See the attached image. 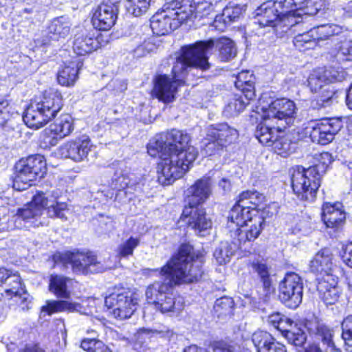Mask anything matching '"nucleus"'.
<instances>
[{
    "label": "nucleus",
    "mask_w": 352,
    "mask_h": 352,
    "mask_svg": "<svg viewBox=\"0 0 352 352\" xmlns=\"http://www.w3.org/2000/svg\"><path fill=\"white\" fill-rule=\"evenodd\" d=\"M238 131L226 123L211 125L207 129L206 136L203 142L208 155L222 149L238 138Z\"/></svg>",
    "instance_id": "nucleus-12"
},
{
    "label": "nucleus",
    "mask_w": 352,
    "mask_h": 352,
    "mask_svg": "<svg viewBox=\"0 0 352 352\" xmlns=\"http://www.w3.org/2000/svg\"><path fill=\"white\" fill-rule=\"evenodd\" d=\"M139 300V294L124 289L109 294L105 298L104 304L115 318L125 320L131 318L134 314Z\"/></svg>",
    "instance_id": "nucleus-9"
},
{
    "label": "nucleus",
    "mask_w": 352,
    "mask_h": 352,
    "mask_svg": "<svg viewBox=\"0 0 352 352\" xmlns=\"http://www.w3.org/2000/svg\"><path fill=\"white\" fill-rule=\"evenodd\" d=\"M324 91L327 92V95H323L322 96V100L325 102H328L330 100L333 99V97L336 95V93L333 90H329V89H324Z\"/></svg>",
    "instance_id": "nucleus-60"
},
{
    "label": "nucleus",
    "mask_w": 352,
    "mask_h": 352,
    "mask_svg": "<svg viewBox=\"0 0 352 352\" xmlns=\"http://www.w3.org/2000/svg\"><path fill=\"white\" fill-rule=\"evenodd\" d=\"M164 7L170 11L180 24L190 19L195 12L193 0H172Z\"/></svg>",
    "instance_id": "nucleus-31"
},
{
    "label": "nucleus",
    "mask_w": 352,
    "mask_h": 352,
    "mask_svg": "<svg viewBox=\"0 0 352 352\" xmlns=\"http://www.w3.org/2000/svg\"><path fill=\"white\" fill-rule=\"evenodd\" d=\"M252 99L247 98L245 94H243V96H236L226 106L225 111L230 116L237 115L245 109L249 101Z\"/></svg>",
    "instance_id": "nucleus-44"
},
{
    "label": "nucleus",
    "mask_w": 352,
    "mask_h": 352,
    "mask_svg": "<svg viewBox=\"0 0 352 352\" xmlns=\"http://www.w3.org/2000/svg\"><path fill=\"white\" fill-rule=\"evenodd\" d=\"M311 129L309 135L314 142L320 144H327L331 142L334 135L340 130V121L335 119H324L311 122L309 124Z\"/></svg>",
    "instance_id": "nucleus-16"
},
{
    "label": "nucleus",
    "mask_w": 352,
    "mask_h": 352,
    "mask_svg": "<svg viewBox=\"0 0 352 352\" xmlns=\"http://www.w3.org/2000/svg\"><path fill=\"white\" fill-rule=\"evenodd\" d=\"M69 22L63 16L54 19L49 26V32L52 34L54 40L65 38L69 35Z\"/></svg>",
    "instance_id": "nucleus-39"
},
{
    "label": "nucleus",
    "mask_w": 352,
    "mask_h": 352,
    "mask_svg": "<svg viewBox=\"0 0 352 352\" xmlns=\"http://www.w3.org/2000/svg\"><path fill=\"white\" fill-rule=\"evenodd\" d=\"M152 0H126V8L135 16L145 14L151 6Z\"/></svg>",
    "instance_id": "nucleus-43"
},
{
    "label": "nucleus",
    "mask_w": 352,
    "mask_h": 352,
    "mask_svg": "<svg viewBox=\"0 0 352 352\" xmlns=\"http://www.w3.org/2000/svg\"><path fill=\"white\" fill-rule=\"evenodd\" d=\"M234 250L228 242H221L216 248L213 256L219 265H224L230 261Z\"/></svg>",
    "instance_id": "nucleus-42"
},
{
    "label": "nucleus",
    "mask_w": 352,
    "mask_h": 352,
    "mask_svg": "<svg viewBox=\"0 0 352 352\" xmlns=\"http://www.w3.org/2000/svg\"><path fill=\"white\" fill-rule=\"evenodd\" d=\"M140 244V239L137 237H130L126 241H123L118 247L117 252L122 257L131 256L133 250Z\"/></svg>",
    "instance_id": "nucleus-48"
},
{
    "label": "nucleus",
    "mask_w": 352,
    "mask_h": 352,
    "mask_svg": "<svg viewBox=\"0 0 352 352\" xmlns=\"http://www.w3.org/2000/svg\"><path fill=\"white\" fill-rule=\"evenodd\" d=\"M285 1H267L255 10V23L261 27L273 26L277 18L287 12Z\"/></svg>",
    "instance_id": "nucleus-17"
},
{
    "label": "nucleus",
    "mask_w": 352,
    "mask_h": 352,
    "mask_svg": "<svg viewBox=\"0 0 352 352\" xmlns=\"http://www.w3.org/2000/svg\"><path fill=\"white\" fill-rule=\"evenodd\" d=\"M144 335H156L160 338L170 340L174 336V332L168 327L160 325L154 329L142 328L138 331V337Z\"/></svg>",
    "instance_id": "nucleus-45"
},
{
    "label": "nucleus",
    "mask_w": 352,
    "mask_h": 352,
    "mask_svg": "<svg viewBox=\"0 0 352 352\" xmlns=\"http://www.w3.org/2000/svg\"><path fill=\"white\" fill-rule=\"evenodd\" d=\"M346 102L347 107L350 109H352V83L348 90L346 97Z\"/></svg>",
    "instance_id": "nucleus-62"
},
{
    "label": "nucleus",
    "mask_w": 352,
    "mask_h": 352,
    "mask_svg": "<svg viewBox=\"0 0 352 352\" xmlns=\"http://www.w3.org/2000/svg\"><path fill=\"white\" fill-rule=\"evenodd\" d=\"M82 66V62L79 58H74L72 60L65 63L64 67L58 72L57 77L58 82L64 86L73 85Z\"/></svg>",
    "instance_id": "nucleus-32"
},
{
    "label": "nucleus",
    "mask_w": 352,
    "mask_h": 352,
    "mask_svg": "<svg viewBox=\"0 0 352 352\" xmlns=\"http://www.w3.org/2000/svg\"><path fill=\"white\" fill-rule=\"evenodd\" d=\"M256 352H287L285 346L266 331H258L252 336Z\"/></svg>",
    "instance_id": "nucleus-27"
},
{
    "label": "nucleus",
    "mask_w": 352,
    "mask_h": 352,
    "mask_svg": "<svg viewBox=\"0 0 352 352\" xmlns=\"http://www.w3.org/2000/svg\"><path fill=\"white\" fill-rule=\"evenodd\" d=\"M303 283L301 277L295 272L285 275L279 285V298L288 307L296 309L302 300Z\"/></svg>",
    "instance_id": "nucleus-13"
},
{
    "label": "nucleus",
    "mask_w": 352,
    "mask_h": 352,
    "mask_svg": "<svg viewBox=\"0 0 352 352\" xmlns=\"http://www.w3.org/2000/svg\"><path fill=\"white\" fill-rule=\"evenodd\" d=\"M305 25L302 21H295L292 30L296 35L294 38V44L300 51L313 48L316 41L325 40L334 34L331 25H324L311 28L310 25Z\"/></svg>",
    "instance_id": "nucleus-10"
},
{
    "label": "nucleus",
    "mask_w": 352,
    "mask_h": 352,
    "mask_svg": "<svg viewBox=\"0 0 352 352\" xmlns=\"http://www.w3.org/2000/svg\"><path fill=\"white\" fill-rule=\"evenodd\" d=\"M63 259L71 263L76 273H99L106 269L92 252H67L63 255Z\"/></svg>",
    "instance_id": "nucleus-15"
},
{
    "label": "nucleus",
    "mask_w": 352,
    "mask_h": 352,
    "mask_svg": "<svg viewBox=\"0 0 352 352\" xmlns=\"http://www.w3.org/2000/svg\"><path fill=\"white\" fill-rule=\"evenodd\" d=\"M344 78V72L335 67L319 68L314 70L309 76L308 86L312 92L317 93L329 83L341 81Z\"/></svg>",
    "instance_id": "nucleus-18"
},
{
    "label": "nucleus",
    "mask_w": 352,
    "mask_h": 352,
    "mask_svg": "<svg viewBox=\"0 0 352 352\" xmlns=\"http://www.w3.org/2000/svg\"><path fill=\"white\" fill-rule=\"evenodd\" d=\"M342 338L346 344L352 346V315L347 316L342 322Z\"/></svg>",
    "instance_id": "nucleus-51"
},
{
    "label": "nucleus",
    "mask_w": 352,
    "mask_h": 352,
    "mask_svg": "<svg viewBox=\"0 0 352 352\" xmlns=\"http://www.w3.org/2000/svg\"><path fill=\"white\" fill-rule=\"evenodd\" d=\"M99 47L94 30H80L74 36L73 49L78 56H85Z\"/></svg>",
    "instance_id": "nucleus-24"
},
{
    "label": "nucleus",
    "mask_w": 352,
    "mask_h": 352,
    "mask_svg": "<svg viewBox=\"0 0 352 352\" xmlns=\"http://www.w3.org/2000/svg\"><path fill=\"white\" fill-rule=\"evenodd\" d=\"M98 340L95 339H85L82 341L80 346L86 351L93 352Z\"/></svg>",
    "instance_id": "nucleus-57"
},
{
    "label": "nucleus",
    "mask_w": 352,
    "mask_h": 352,
    "mask_svg": "<svg viewBox=\"0 0 352 352\" xmlns=\"http://www.w3.org/2000/svg\"><path fill=\"white\" fill-rule=\"evenodd\" d=\"M73 119L69 114L62 115L52 123L47 129L52 135L63 138L73 131Z\"/></svg>",
    "instance_id": "nucleus-33"
},
{
    "label": "nucleus",
    "mask_w": 352,
    "mask_h": 352,
    "mask_svg": "<svg viewBox=\"0 0 352 352\" xmlns=\"http://www.w3.org/2000/svg\"><path fill=\"white\" fill-rule=\"evenodd\" d=\"M253 269L258 274L263 283L265 289H270L271 281L269 276L268 267L264 263H256L252 265Z\"/></svg>",
    "instance_id": "nucleus-52"
},
{
    "label": "nucleus",
    "mask_w": 352,
    "mask_h": 352,
    "mask_svg": "<svg viewBox=\"0 0 352 352\" xmlns=\"http://www.w3.org/2000/svg\"><path fill=\"white\" fill-rule=\"evenodd\" d=\"M212 192V182L209 177L198 179L186 190L188 207H196L206 201Z\"/></svg>",
    "instance_id": "nucleus-21"
},
{
    "label": "nucleus",
    "mask_w": 352,
    "mask_h": 352,
    "mask_svg": "<svg viewBox=\"0 0 352 352\" xmlns=\"http://www.w3.org/2000/svg\"><path fill=\"white\" fill-rule=\"evenodd\" d=\"M182 216L188 217V223L190 227L201 234L203 231L212 227V221L206 217L204 209L195 207H185Z\"/></svg>",
    "instance_id": "nucleus-28"
},
{
    "label": "nucleus",
    "mask_w": 352,
    "mask_h": 352,
    "mask_svg": "<svg viewBox=\"0 0 352 352\" xmlns=\"http://www.w3.org/2000/svg\"><path fill=\"white\" fill-rule=\"evenodd\" d=\"M216 47L219 52V57L223 61H228L236 56V48L234 41L228 38L222 37L216 42Z\"/></svg>",
    "instance_id": "nucleus-38"
},
{
    "label": "nucleus",
    "mask_w": 352,
    "mask_h": 352,
    "mask_svg": "<svg viewBox=\"0 0 352 352\" xmlns=\"http://www.w3.org/2000/svg\"><path fill=\"white\" fill-rule=\"evenodd\" d=\"M192 250L189 245H182L177 254L161 270L164 281L155 282L146 290L148 302L162 314H179L184 308L182 297L170 292L173 285L192 283L202 276L200 262L190 255Z\"/></svg>",
    "instance_id": "nucleus-1"
},
{
    "label": "nucleus",
    "mask_w": 352,
    "mask_h": 352,
    "mask_svg": "<svg viewBox=\"0 0 352 352\" xmlns=\"http://www.w3.org/2000/svg\"><path fill=\"white\" fill-rule=\"evenodd\" d=\"M23 119L28 126L36 129L42 127L51 120L43 111L38 109L36 104L26 110Z\"/></svg>",
    "instance_id": "nucleus-34"
},
{
    "label": "nucleus",
    "mask_w": 352,
    "mask_h": 352,
    "mask_svg": "<svg viewBox=\"0 0 352 352\" xmlns=\"http://www.w3.org/2000/svg\"><path fill=\"white\" fill-rule=\"evenodd\" d=\"M324 0H305L299 3V7L294 12V17L302 18L303 16L316 15L324 8Z\"/></svg>",
    "instance_id": "nucleus-37"
},
{
    "label": "nucleus",
    "mask_w": 352,
    "mask_h": 352,
    "mask_svg": "<svg viewBox=\"0 0 352 352\" xmlns=\"http://www.w3.org/2000/svg\"><path fill=\"white\" fill-rule=\"evenodd\" d=\"M245 7L230 3L223 10L222 14L216 16L214 23L220 22L221 19L223 20L225 23H230L239 19L242 14L245 12Z\"/></svg>",
    "instance_id": "nucleus-40"
},
{
    "label": "nucleus",
    "mask_w": 352,
    "mask_h": 352,
    "mask_svg": "<svg viewBox=\"0 0 352 352\" xmlns=\"http://www.w3.org/2000/svg\"><path fill=\"white\" fill-rule=\"evenodd\" d=\"M190 139L186 132L173 129L150 140L148 153L162 160L157 168V179L162 185H170L183 177L195 160L197 152L188 145Z\"/></svg>",
    "instance_id": "nucleus-2"
},
{
    "label": "nucleus",
    "mask_w": 352,
    "mask_h": 352,
    "mask_svg": "<svg viewBox=\"0 0 352 352\" xmlns=\"http://www.w3.org/2000/svg\"><path fill=\"white\" fill-rule=\"evenodd\" d=\"M337 285V276H322L319 280L317 289L326 305H333L338 300L340 292Z\"/></svg>",
    "instance_id": "nucleus-26"
},
{
    "label": "nucleus",
    "mask_w": 352,
    "mask_h": 352,
    "mask_svg": "<svg viewBox=\"0 0 352 352\" xmlns=\"http://www.w3.org/2000/svg\"><path fill=\"white\" fill-rule=\"evenodd\" d=\"M93 352H111V349L102 341L98 340Z\"/></svg>",
    "instance_id": "nucleus-58"
},
{
    "label": "nucleus",
    "mask_w": 352,
    "mask_h": 352,
    "mask_svg": "<svg viewBox=\"0 0 352 352\" xmlns=\"http://www.w3.org/2000/svg\"><path fill=\"white\" fill-rule=\"evenodd\" d=\"M80 308L78 303L72 302L67 300H48L41 308V314L52 315L55 313L68 311L73 312Z\"/></svg>",
    "instance_id": "nucleus-35"
},
{
    "label": "nucleus",
    "mask_w": 352,
    "mask_h": 352,
    "mask_svg": "<svg viewBox=\"0 0 352 352\" xmlns=\"http://www.w3.org/2000/svg\"><path fill=\"white\" fill-rule=\"evenodd\" d=\"M36 105L38 110L43 111L47 118L52 119L62 108L60 94L52 90L45 91Z\"/></svg>",
    "instance_id": "nucleus-29"
},
{
    "label": "nucleus",
    "mask_w": 352,
    "mask_h": 352,
    "mask_svg": "<svg viewBox=\"0 0 352 352\" xmlns=\"http://www.w3.org/2000/svg\"><path fill=\"white\" fill-rule=\"evenodd\" d=\"M72 285V279L63 275L52 274L49 279V291L57 298L69 299Z\"/></svg>",
    "instance_id": "nucleus-30"
},
{
    "label": "nucleus",
    "mask_w": 352,
    "mask_h": 352,
    "mask_svg": "<svg viewBox=\"0 0 352 352\" xmlns=\"http://www.w3.org/2000/svg\"><path fill=\"white\" fill-rule=\"evenodd\" d=\"M16 299V302L19 304V307L23 311L28 310L31 308L32 305V297L29 294L26 292L24 287L23 292L19 295H13Z\"/></svg>",
    "instance_id": "nucleus-53"
},
{
    "label": "nucleus",
    "mask_w": 352,
    "mask_h": 352,
    "mask_svg": "<svg viewBox=\"0 0 352 352\" xmlns=\"http://www.w3.org/2000/svg\"><path fill=\"white\" fill-rule=\"evenodd\" d=\"M340 53L347 56L346 59H352V41L342 43L340 47Z\"/></svg>",
    "instance_id": "nucleus-55"
},
{
    "label": "nucleus",
    "mask_w": 352,
    "mask_h": 352,
    "mask_svg": "<svg viewBox=\"0 0 352 352\" xmlns=\"http://www.w3.org/2000/svg\"><path fill=\"white\" fill-rule=\"evenodd\" d=\"M283 334L289 343L297 346H302L307 339L305 333L300 329L295 331L287 329Z\"/></svg>",
    "instance_id": "nucleus-49"
},
{
    "label": "nucleus",
    "mask_w": 352,
    "mask_h": 352,
    "mask_svg": "<svg viewBox=\"0 0 352 352\" xmlns=\"http://www.w3.org/2000/svg\"><path fill=\"white\" fill-rule=\"evenodd\" d=\"M311 272L322 274V276H336L337 266L333 262V255L327 248L318 252L309 263Z\"/></svg>",
    "instance_id": "nucleus-20"
},
{
    "label": "nucleus",
    "mask_w": 352,
    "mask_h": 352,
    "mask_svg": "<svg viewBox=\"0 0 352 352\" xmlns=\"http://www.w3.org/2000/svg\"><path fill=\"white\" fill-rule=\"evenodd\" d=\"M254 76L249 71H242L236 76L235 86L241 89L247 98L254 97Z\"/></svg>",
    "instance_id": "nucleus-36"
},
{
    "label": "nucleus",
    "mask_w": 352,
    "mask_h": 352,
    "mask_svg": "<svg viewBox=\"0 0 352 352\" xmlns=\"http://www.w3.org/2000/svg\"><path fill=\"white\" fill-rule=\"evenodd\" d=\"M218 6L216 0H210V1L199 2L195 6L196 14H199L200 16H207L212 12H214Z\"/></svg>",
    "instance_id": "nucleus-50"
},
{
    "label": "nucleus",
    "mask_w": 352,
    "mask_h": 352,
    "mask_svg": "<svg viewBox=\"0 0 352 352\" xmlns=\"http://www.w3.org/2000/svg\"><path fill=\"white\" fill-rule=\"evenodd\" d=\"M280 126L258 124L255 135L261 144L272 146L275 153L285 157L294 149V146L288 135L276 134L280 131Z\"/></svg>",
    "instance_id": "nucleus-11"
},
{
    "label": "nucleus",
    "mask_w": 352,
    "mask_h": 352,
    "mask_svg": "<svg viewBox=\"0 0 352 352\" xmlns=\"http://www.w3.org/2000/svg\"><path fill=\"white\" fill-rule=\"evenodd\" d=\"M8 106L9 102L7 100L0 98V124H4L7 119L8 113L7 108Z\"/></svg>",
    "instance_id": "nucleus-54"
},
{
    "label": "nucleus",
    "mask_w": 352,
    "mask_h": 352,
    "mask_svg": "<svg viewBox=\"0 0 352 352\" xmlns=\"http://www.w3.org/2000/svg\"><path fill=\"white\" fill-rule=\"evenodd\" d=\"M343 261L352 268V243L347 244L344 248L342 254Z\"/></svg>",
    "instance_id": "nucleus-56"
},
{
    "label": "nucleus",
    "mask_w": 352,
    "mask_h": 352,
    "mask_svg": "<svg viewBox=\"0 0 352 352\" xmlns=\"http://www.w3.org/2000/svg\"><path fill=\"white\" fill-rule=\"evenodd\" d=\"M257 197L256 192H242L228 216L230 236L234 245L240 249L259 236L265 223L264 212L256 210Z\"/></svg>",
    "instance_id": "nucleus-4"
},
{
    "label": "nucleus",
    "mask_w": 352,
    "mask_h": 352,
    "mask_svg": "<svg viewBox=\"0 0 352 352\" xmlns=\"http://www.w3.org/2000/svg\"><path fill=\"white\" fill-rule=\"evenodd\" d=\"M258 109L261 111V122L259 124L278 126V122L284 121L289 124L296 113V105L293 101L287 98L266 100L262 96L259 100Z\"/></svg>",
    "instance_id": "nucleus-6"
},
{
    "label": "nucleus",
    "mask_w": 352,
    "mask_h": 352,
    "mask_svg": "<svg viewBox=\"0 0 352 352\" xmlns=\"http://www.w3.org/2000/svg\"><path fill=\"white\" fill-rule=\"evenodd\" d=\"M268 323L275 329L284 333L287 327H291L293 321L289 318H285L279 313H274L268 316Z\"/></svg>",
    "instance_id": "nucleus-47"
},
{
    "label": "nucleus",
    "mask_w": 352,
    "mask_h": 352,
    "mask_svg": "<svg viewBox=\"0 0 352 352\" xmlns=\"http://www.w3.org/2000/svg\"><path fill=\"white\" fill-rule=\"evenodd\" d=\"M220 188L223 189L224 192L229 191L231 188L230 182L225 178H223L219 183Z\"/></svg>",
    "instance_id": "nucleus-59"
},
{
    "label": "nucleus",
    "mask_w": 352,
    "mask_h": 352,
    "mask_svg": "<svg viewBox=\"0 0 352 352\" xmlns=\"http://www.w3.org/2000/svg\"><path fill=\"white\" fill-rule=\"evenodd\" d=\"M316 335L324 345L331 351H337L336 346L333 341V331L325 324H319L316 327Z\"/></svg>",
    "instance_id": "nucleus-41"
},
{
    "label": "nucleus",
    "mask_w": 352,
    "mask_h": 352,
    "mask_svg": "<svg viewBox=\"0 0 352 352\" xmlns=\"http://www.w3.org/2000/svg\"><path fill=\"white\" fill-rule=\"evenodd\" d=\"M22 352H43V351L37 346H27Z\"/></svg>",
    "instance_id": "nucleus-63"
},
{
    "label": "nucleus",
    "mask_w": 352,
    "mask_h": 352,
    "mask_svg": "<svg viewBox=\"0 0 352 352\" xmlns=\"http://www.w3.org/2000/svg\"><path fill=\"white\" fill-rule=\"evenodd\" d=\"M0 288L3 296L12 298L23 292V283L19 274L6 268H0Z\"/></svg>",
    "instance_id": "nucleus-23"
},
{
    "label": "nucleus",
    "mask_w": 352,
    "mask_h": 352,
    "mask_svg": "<svg viewBox=\"0 0 352 352\" xmlns=\"http://www.w3.org/2000/svg\"><path fill=\"white\" fill-rule=\"evenodd\" d=\"M117 15L112 4L102 3L99 5L92 16L93 25L96 29L107 31L115 24Z\"/></svg>",
    "instance_id": "nucleus-25"
},
{
    "label": "nucleus",
    "mask_w": 352,
    "mask_h": 352,
    "mask_svg": "<svg viewBox=\"0 0 352 352\" xmlns=\"http://www.w3.org/2000/svg\"><path fill=\"white\" fill-rule=\"evenodd\" d=\"M181 25L169 10L165 7L162 11L155 13L151 19V28L154 34L165 35Z\"/></svg>",
    "instance_id": "nucleus-19"
},
{
    "label": "nucleus",
    "mask_w": 352,
    "mask_h": 352,
    "mask_svg": "<svg viewBox=\"0 0 352 352\" xmlns=\"http://www.w3.org/2000/svg\"><path fill=\"white\" fill-rule=\"evenodd\" d=\"M213 40L198 41L182 48L172 69V77L166 74L157 75L155 78L153 94L164 103L175 99L178 87L185 83L186 76L195 69L206 71L210 69L208 54L213 49Z\"/></svg>",
    "instance_id": "nucleus-3"
},
{
    "label": "nucleus",
    "mask_w": 352,
    "mask_h": 352,
    "mask_svg": "<svg viewBox=\"0 0 352 352\" xmlns=\"http://www.w3.org/2000/svg\"><path fill=\"white\" fill-rule=\"evenodd\" d=\"M16 175L13 188L24 190L32 185L37 178H42L46 173V162L42 155H32L20 160L15 165Z\"/></svg>",
    "instance_id": "nucleus-7"
},
{
    "label": "nucleus",
    "mask_w": 352,
    "mask_h": 352,
    "mask_svg": "<svg viewBox=\"0 0 352 352\" xmlns=\"http://www.w3.org/2000/svg\"><path fill=\"white\" fill-rule=\"evenodd\" d=\"M333 161L328 152L320 153L318 163L305 168L297 166L293 168L292 173V187L294 194L302 200L313 202L320 186L321 178L328 166Z\"/></svg>",
    "instance_id": "nucleus-5"
},
{
    "label": "nucleus",
    "mask_w": 352,
    "mask_h": 352,
    "mask_svg": "<svg viewBox=\"0 0 352 352\" xmlns=\"http://www.w3.org/2000/svg\"><path fill=\"white\" fill-rule=\"evenodd\" d=\"M183 352H206L203 348L199 347L197 345H191L186 348Z\"/></svg>",
    "instance_id": "nucleus-61"
},
{
    "label": "nucleus",
    "mask_w": 352,
    "mask_h": 352,
    "mask_svg": "<svg viewBox=\"0 0 352 352\" xmlns=\"http://www.w3.org/2000/svg\"><path fill=\"white\" fill-rule=\"evenodd\" d=\"M305 352H322L320 349L316 345H311L305 349Z\"/></svg>",
    "instance_id": "nucleus-64"
},
{
    "label": "nucleus",
    "mask_w": 352,
    "mask_h": 352,
    "mask_svg": "<svg viewBox=\"0 0 352 352\" xmlns=\"http://www.w3.org/2000/svg\"><path fill=\"white\" fill-rule=\"evenodd\" d=\"M46 209L50 217L66 219L68 212L67 205L65 202L49 200L43 192L34 196L30 203L18 210L17 216L23 219H30L40 217Z\"/></svg>",
    "instance_id": "nucleus-8"
},
{
    "label": "nucleus",
    "mask_w": 352,
    "mask_h": 352,
    "mask_svg": "<svg viewBox=\"0 0 352 352\" xmlns=\"http://www.w3.org/2000/svg\"><path fill=\"white\" fill-rule=\"evenodd\" d=\"M322 219L327 228L339 230L344 224L346 214L340 202L324 203L322 206Z\"/></svg>",
    "instance_id": "nucleus-22"
},
{
    "label": "nucleus",
    "mask_w": 352,
    "mask_h": 352,
    "mask_svg": "<svg viewBox=\"0 0 352 352\" xmlns=\"http://www.w3.org/2000/svg\"><path fill=\"white\" fill-rule=\"evenodd\" d=\"M234 304L231 298L223 297L216 300L214 309L219 317L230 315L232 312Z\"/></svg>",
    "instance_id": "nucleus-46"
},
{
    "label": "nucleus",
    "mask_w": 352,
    "mask_h": 352,
    "mask_svg": "<svg viewBox=\"0 0 352 352\" xmlns=\"http://www.w3.org/2000/svg\"><path fill=\"white\" fill-rule=\"evenodd\" d=\"M94 148L89 136L83 135L67 141L58 148V154L76 162H80L87 158L89 153Z\"/></svg>",
    "instance_id": "nucleus-14"
}]
</instances>
